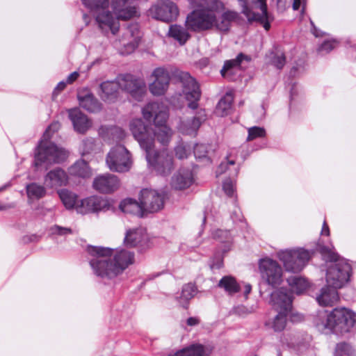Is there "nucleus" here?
Listing matches in <instances>:
<instances>
[{
  "label": "nucleus",
  "instance_id": "obj_27",
  "mask_svg": "<svg viewBox=\"0 0 356 356\" xmlns=\"http://www.w3.org/2000/svg\"><path fill=\"white\" fill-rule=\"evenodd\" d=\"M193 183L192 171L190 169H179L172 177L171 185L175 190H184Z\"/></svg>",
  "mask_w": 356,
  "mask_h": 356
},
{
  "label": "nucleus",
  "instance_id": "obj_21",
  "mask_svg": "<svg viewBox=\"0 0 356 356\" xmlns=\"http://www.w3.org/2000/svg\"><path fill=\"white\" fill-rule=\"evenodd\" d=\"M111 7L118 19H130L137 13L130 0H111Z\"/></svg>",
  "mask_w": 356,
  "mask_h": 356
},
{
  "label": "nucleus",
  "instance_id": "obj_42",
  "mask_svg": "<svg viewBox=\"0 0 356 356\" xmlns=\"http://www.w3.org/2000/svg\"><path fill=\"white\" fill-rule=\"evenodd\" d=\"M150 133L154 134V141L156 139L163 145H167L170 140L171 129L167 126L152 129Z\"/></svg>",
  "mask_w": 356,
  "mask_h": 356
},
{
  "label": "nucleus",
  "instance_id": "obj_36",
  "mask_svg": "<svg viewBox=\"0 0 356 356\" xmlns=\"http://www.w3.org/2000/svg\"><path fill=\"white\" fill-rule=\"evenodd\" d=\"M207 119V114L205 109H200L197 111L195 115L191 120L186 122L185 125L187 127L186 133L191 134L196 132L201 126L202 123L204 122Z\"/></svg>",
  "mask_w": 356,
  "mask_h": 356
},
{
  "label": "nucleus",
  "instance_id": "obj_50",
  "mask_svg": "<svg viewBox=\"0 0 356 356\" xmlns=\"http://www.w3.org/2000/svg\"><path fill=\"white\" fill-rule=\"evenodd\" d=\"M248 135L247 137L248 141H251L257 138H264L266 136V132L264 128L254 126L250 127L248 130Z\"/></svg>",
  "mask_w": 356,
  "mask_h": 356
},
{
  "label": "nucleus",
  "instance_id": "obj_32",
  "mask_svg": "<svg viewBox=\"0 0 356 356\" xmlns=\"http://www.w3.org/2000/svg\"><path fill=\"white\" fill-rule=\"evenodd\" d=\"M119 209L126 213H129L136 216H142L143 208L141 201L137 202L132 198H126L122 200L119 205Z\"/></svg>",
  "mask_w": 356,
  "mask_h": 356
},
{
  "label": "nucleus",
  "instance_id": "obj_57",
  "mask_svg": "<svg viewBox=\"0 0 356 356\" xmlns=\"http://www.w3.org/2000/svg\"><path fill=\"white\" fill-rule=\"evenodd\" d=\"M175 156L179 159H184L188 157V152L184 145H177L175 149Z\"/></svg>",
  "mask_w": 356,
  "mask_h": 356
},
{
  "label": "nucleus",
  "instance_id": "obj_24",
  "mask_svg": "<svg viewBox=\"0 0 356 356\" xmlns=\"http://www.w3.org/2000/svg\"><path fill=\"white\" fill-rule=\"evenodd\" d=\"M68 115L74 129L77 133L83 134L90 128L91 122L88 116L82 113L79 108H74L70 109Z\"/></svg>",
  "mask_w": 356,
  "mask_h": 356
},
{
  "label": "nucleus",
  "instance_id": "obj_35",
  "mask_svg": "<svg viewBox=\"0 0 356 356\" xmlns=\"http://www.w3.org/2000/svg\"><path fill=\"white\" fill-rule=\"evenodd\" d=\"M58 194L62 203L67 209H76V204L80 200H79L78 195L75 193L68 189L63 188L58 191Z\"/></svg>",
  "mask_w": 356,
  "mask_h": 356
},
{
  "label": "nucleus",
  "instance_id": "obj_55",
  "mask_svg": "<svg viewBox=\"0 0 356 356\" xmlns=\"http://www.w3.org/2000/svg\"><path fill=\"white\" fill-rule=\"evenodd\" d=\"M50 230L53 234H57L59 236H65L72 234V229L69 227H61L58 225H54L50 228Z\"/></svg>",
  "mask_w": 356,
  "mask_h": 356
},
{
  "label": "nucleus",
  "instance_id": "obj_10",
  "mask_svg": "<svg viewBox=\"0 0 356 356\" xmlns=\"http://www.w3.org/2000/svg\"><path fill=\"white\" fill-rule=\"evenodd\" d=\"M145 152V158L147 163L152 165L156 172L161 176H167L173 170V156L172 154L162 151L156 152L154 147H150Z\"/></svg>",
  "mask_w": 356,
  "mask_h": 356
},
{
  "label": "nucleus",
  "instance_id": "obj_58",
  "mask_svg": "<svg viewBox=\"0 0 356 356\" xmlns=\"http://www.w3.org/2000/svg\"><path fill=\"white\" fill-rule=\"evenodd\" d=\"M113 136H116L118 140H121L125 138L126 133L122 128L116 127L113 130Z\"/></svg>",
  "mask_w": 356,
  "mask_h": 356
},
{
  "label": "nucleus",
  "instance_id": "obj_43",
  "mask_svg": "<svg viewBox=\"0 0 356 356\" xmlns=\"http://www.w3.org/2000/svg\"><path fill=\"white\" fill-rule=\"evenodd\" d=\"M234 97L232 94L227 92L218 102L216 111L222 116L227 115L232 110Z\"/></svg>",
  "mask_w": 356,
  "mask_h": 356
},
{
  "label": "nucleus",
  "instance_id": "obj_48",
  "mask_svg": "<svg viewBox=\"0 0 356 356\" xmlns=\"http://www.w3.org/2000/svg\"><path fill=\"white\" fill-rule=\"evenodd\" d=\"M208 149H209V147L207 145H205L203 143H200V144L197 143L194 146V149H193L194 155H195V157L196 158V159L200 160V161L205 160L208 163H211V160L208 156V154H209Z\"/></svg>",
  "mask_w": 356,
  "mask_h": 356
},
{
  "label": "nucleus",
  "instance_id": "obj_14",
  "mask_svg": "<svg viewBox=\"0 0 356 356\" xmlns=\"http://www.w3.org/2000/svg\"><path fill=\"white\" fill-rule=\"evenodd\" d=\"M242 7L241 13L249 22L262 21L268 15L266 0H238Z\"/></svg>",
  "mask_w": 356,
  "mask_h": 356
},
{
  "label": "nucleus",
  "instance_id": "obj_8",
  "mask_svg": "<svg viewBox=\"0 0 356 356\" xmlns=\"http://www.w3.org/2000/svg\"><path fill=\"white\" fill-rule=\"evenodd\" d=\"M356 316L350 309L335 308L327 316L325 327L334 332H349L356 321Z\"/></svg>",
  "mask_w": 356,
  "mask_h": 356
},
{
  "label": "nucleus",
  "instance_id": "obj_13",
  "mask_svg": "<svg viewBox=\"0 0 356 356\" xmlns=\"http://www.w3.org/2000/svg\"><path fill=\"white\" fill-rule=\"evenodd\" d=\"M120 89L129 93L137 101H141L146 92L144 81L131 74H122L118 77Z\"/></svg>",
  "mask_w": 356,
  "mask_h": 356
},
{
  "label": "nucleus",
  "instance_id": "obj_15",
  "mask_svg": "<svg viewBox=\"0 0 356 356\" xmlns=\"http://www.w3.org/2000/svg\"><path fill=\"white\" fill-rule=\"evenodd\" d=\"M152 129L145 125L141 119H134L130 123V130L134 138L145 151L154 147V134L150 133Z\"/></svg>",
  "mask_w": 356,
  "mask_h": 356
},
{
  "label": "nucleus",
  "instance_id": "obj_61",
  "mask_svg": "<svg viewBox=\"0 0 356 356\" xmlns=\"http://www.w3.org/2000/svg\"><path fill=\"white\" fill-rule=\"evenodd\" d=\"M200 323V319L197 317H189L186 320V324L189 326H195Z\"/></svg>",
  "mask_w": 356,
  "mask_h": 356
},
{
  "label": "nucleus",
  "instance_id": "obj_28",
  "mask_svg": "<svg viewBox=\"0 0 356 356\" xmlns=\"http://www.w3.org/2000/svg\"><path fill=\"white\" fill-rule=\"evenodd\" d=\"M238 17V13L231 10L224 11L219 17H218V14H216V22L213 28L219 31L227 33L230 29L232 23L236 21Z\"/></svg>",
  "mask_w": 356,
  "mask_h": 356
},
{
  "label": "nucleus",
  "instance_id": "obj_38",
  "mask_svg": "<svg viewBox=\"0 0 356 356\" xmlns=\"http://www.w3.org/2000/svg\"><path fill=\"white\" fill-rule=\"evenodd\" d=\"M205 352L204 346L200 343L191 344L175 354H169L168 356H203Z\"/></svg>",
  "mask_w": 356,
  "mask_h": 356
},
{
  "label": "nucleus",
  "instance_id": "obj_30",
  "mask_svg": "<svg viewBox=\"0 0 356 356\" xmlns=\"http://www.w3.org/2000/svg\"><path fill=\"white\" fill-rule=\"evenodd\" d=\"M338 288H333L328 284L323 287L320 294L317 296L318 303L324 307L332 306L334 303L339 300V295L337 291Z\"/></svg>",
  "mask_w": 356,
  "mask_h": 356
},
{
  "label": "nucleus",
  "instance_id": "obj_33",
  "mask_svg": "<svg viewBox=\"0 0 356 356\" xmlns=\"http://www.w3.org/2000/svg\"><path fill=\"white\" fill-rule=\"evenodd\" d=\"M239 168V165L236 163L235 160L232 159L230 155H227L225 160L222 161L218 165L217 173L223 174L228 172L229 177H234L238 175Z\"/></svg>",
  "mask_w": 356,
  "mask_h": 356
},
{
  "label": "nucleus",
  "instance_id": "obj_26",
  "mask_svg": "<svg viewBox=\"0 0 356 356\" xmlns=\"http://www.w3.org/2000/svg\"><path fill=\"white\" fill-rule=\"evenodd\" d=\"M102 11L95 17L99 27L102 31H111L113 35H115L120 29L118 19H115L113 14L108 9Z\"/></svg>",
  "mask_w": 356,
  "mask_h": 356
},
{
  "label": "nucleus",
  "instance_id": "obj_3",
  "mask_svg": "<svg viewBox=\"0 0 356 356\" xmlns=\"http://www.w3.org/2000/svg\"><path fill=\"white\" fill-rule=\"evenodd\" d=\"M225 8L220 0H203L193 11L188 14L185 25L191 31L200 33L213 29L216 14Z\"/></svg>",
  "mask_w": 356,
  "mask_h": 356
},
{
  "label": "nucleus",
  "instance_id": "obj_47",
  "mask_svg": "<svg viewBox=\"0 0 356 356\" xmlns=\"http://www.w3.org/2000/svg\"><path fill=\"white\" fill-rule=\"evenodd\" d=\"M86 250L89 254L98 259H103L100 257H110L113 253V249L101 246L88 245Z\"/></svg>",
  "mask_w": 356,
  "mask_h": 356
},
{
  "label": "nucleus",
  "instance_id": "obj_12",
  "mask_svg": "<svg viewBox=\"0 0 356 356\" xmlns=\"http://www.w3.org/2000/svg\"><path fill=\"white\" fill-rule=\"evenodd\" d=\"M179 8L176 3L170 0L162 1L152 5L147 10L148 16L165 22H170L179 15Z\"/></svg>",
  "mask_w": 356,
  "mask_h": 356
},
{
  "label": "nucleus",
  "instance_id": "obj_49",
  "mask_svg": "<svg viewBox=\"0 0 356 356\" xmlns=\"http://www.w3.org/2000/svg\"><path fill=\"white\" fill-rule=\"evenodd\" d=\"M97 144L95 138L89 137L82 141V154L86 155L96 153Z\"/></svg>",
  "mask_w": 356,
  "mask_h": 356
},
{
  "label": "nucleus",
  "instance_id": "obj_64",
  "mask_svg": "<svg viewBox=\"0 0 356 356\" xmlns=\"http://www.w3.org/2000/svg\"><path fill=\"white\" fill-rule=\"evenodd\" d=\"M268 15L265 17V18L262 21H257L258 22L263 24L265 30L268 31L270 28V22L268 21Z\"/></svg>",
  "mask_w": 356,
  "mask_h": 356
},
{
  "label": "nucleus",
  "instance_id": "obj_6",
  "mask_svg": "<svg viewBox=\"0 0 356 356\" xmlns=\"http://www.w3.org/2000/svg\"><path fill=\"white\" fill-rule=\"evenodd\" d=\"M106 163L111 171L124 173L131 170L133 160L130 152L124 145H116L108 152Z\"/></svg>",
  "mask_w": 356,
  "mask_h": 356
},
{
  "label": "nucleus",
  "instance_id": "obj_4",
  "mask_svg": "<svg viewBox=\"0 0 356 356\" xmlns=\"http://www.w3.org/2000/svg\"><path fill=\"white\" fill-rule=\"evenodd\" d=\"M134 261V252L122 249L115 253L113 260L92 259L90 265L96 275L112 279L122 273Z\"/></svg>",
  "mask_w": 356,
  "mask_h": 356
},
{
  "label": "nucleus",
  "instance_id": "obj_23",
  "mask_svg": "<svg viewBox=\"0 0 356 356\" xmlns=\"http://www.w3.org/2000/svg\"><path fill=\"white\" fill-rule=\"evenodd\" d=\"M79 105L89 113H98L102 104L88 88H83L77 95Z\"/></svg>",
  "mask_w": 356,
  "mask_h": 356
},
{
  "label": "nucleus",
  "instance_id": "obj_9",
  "mask_svg": "<svg viewBox=\"0 0 356 356\" xmlns=\"http://www.w3.org/2000/svg\"><path fill=\"white\" fill-rule=\"evenodd\" d=\"M277 254L285 270L293 273H300L310 259L309 252L303 248L282 250Z\"/></svg>",
  "mask_w": 356,
  "mask_h": 356
},
{
  "label": "nucleus",
  "instance_id": "obj_53",
  "mask_svg": "<svg viewBox=\"0 0 356 356\" xmlns=\"http://www.w3.org/2000/svg\"><path fill=\"white\" fill-rule=\"evenodd\" d=\"M271 63L277 69L282 70L286 64V56L284 54H275L271 59Z\"/></svg>",
  "mask_w": 356,
  "mask_h": 356
},
{
  "label": "nucleus",
  "instance_id": "obj_46",
  "mask_svg": "<svg viewBox=\"0 0 356 356\" xmlns=\"http://www.w3.org/2000/svg\"><path fill=\"white\" fill-rule=\"evenodd\" d=\"M26 191L29 198H42L46 195V189L44 186L36 183H31L26 185Z\"/></svg>",
  "mask_w": 356,
  "mask_h": 356
},
{
  "label": "nucleus",
  "instance_id": "obj_29",
  "mask_svg": "<svg viewBox=\"0 0 356 356\" xmlns=\"http://www.w3.org/2000/svg\"><path fill=\"white\" fill-rule=\"evenodd\" d=\"M124 37L129 41L124 44L127 54L133 52L139 45L141 40V35L138 24H131L127 28V32Z\"/></svg>",
  "mask_w": 356,
  "mask_h": 356
},
{
  "label": "nucleus",
  "instance_id": "obj_62",
  "mask_svg": "<svg viewBox=\"0 0 356 356\" xmlns=\"http://www.w3.org/2000/svg\"><path fill=\"white\" fill-rule=\"evenodd\" d=\"M59 127V124L58 122L53 123L48 127L46 131L44 133L43 137L46 138L47 137H49V133L52 129H57Z\"/></svg>",
  "mask_w": 356,
  "mask_h": 356
},
{
  "label": "nucleus",
  "instance_id": "obj_45",
  "mask_svg": "<svg viewBox=\"0 0 356 356\" xmlns=\"http://www.w3.org/2000/svg\"><path fill=\"white\" fill-rule=\"evenodd\" d=\"M81 3L90 12L106 10L109 6V0H81Z\"/></svg>",
  "mask_w": 356,
  "mask_h": 356
},
{
  "label": "nucleus",
  "instance_id": "obj_51",
  "mask_svg": "<svg viewBox=\"0 0 356 356\" xmlns=\"http://www.w3.org/2000/svg\"><path fill=\"white\" fill-rule=\"evenodd\" d=\"M351 348L350 346L343 342L337 344L334 356H350Z\"/></svg>",
  "mask_w": 356,
  "mask_h": 356
},
{
  "label": "nucleus",
  "instance_id": "obj_40",
  "mask_svg": "<svg viewBox=\"0 0 356 356\" xmlns=\"http://www.w3.org/2000/svg\"><path fill=\"white\" fill-rule=\"evenodd\" d=\"M218 286L224 289V290L230 295L239 292L241 289L236 279L232 276L222 277L219 281Z\"/></svg>",
  "mask_w": 356,
  "mask_h": 356
},
{
  "label": "nucleus",
  "instance_id": "obj_34",
  "mask_svg": "<svg viewBox=\"0 0 356 356\" xmlns=\"http://www.w3.org/2000/svg\"><path fill=\"white\" fill-rule=\"evenodd\" d=\"M197 288L195 284L188 283L182 286L181 293L178 298L179 305L184 309H187L190 300L195 296Z\"/></svg>",
  "mask_w": 356,
  "mask_h": 356
},
{
  "label": "nucleus",
  "instance_id": "obj_52",
  "mask_svg": "<svg viewBox=\"0 0 356 356\" xmlns=\"http://www.w3.org/2000/svg\"><path fill=\"white\" fill-rule=\"evenodd\" d=\"M338 44L337 41L335 40H325L318 48V51L319 53H330L332 49H334Z\"/></svg>",
  "mask_w": 356,
  "mask_h": 356
},
{
  "label": "nucleus",
  "instance_id": "obj_44",
  "mask_svg": "<svg viewBox=\"0 0 356 356\" xmlns=\"http://www.w3.org/2000/svg\"><path fill=\"white\" fill-rule=\"evenodd\" d=\"M287 282L298 295L303 293L309 287L308 281L305 278L298 276L289 277L287 279Z\"/></svg>",
  "mask_w": 356,
  "mask_h": 356
},
{
  "label": "nucleus",
  "instance_id": "obj_19",
  "mask_svg": "<svg viewBox=\"0 0 356 356\" xmlns=\"http://www.w3.org/2000/svg\"><path fill=\"white\" fill-rule=\"evenodd\" d=\"M144 119L148 122H153L156 127L166 126L165 123L168 118V113L160 109L157 102H149L142 109Z\"/></svg>",
  "mask_w": 356,
  "mask_h": 356
},
{
  "label": "nucleus",
  "instance_id": "obj_41",
  "mask_svg": "<svg viewBox=\"0 0 356 356\" xmlns=\"http://www.w3.org/2000/svg\"><path fill=\"white\" fill-rule=\"evenodd\" d=\"M143 238V236L140 229H129L125 234L124 244L127 248H134L142 241Z\"/></svg>",
  "mask_w": 356,
  "mask_h": 356
},
{
  "label": "nucleus",
  "instance_id": "obj_25",
  "mask_svg": "<svg viewBox=\"0 0 356 356\" xmlns=\"http://www.w3.org/2000/svg\"><path fill=\"white\" fill-rule=\"evenodd\" d=\"M44 184L50 188L66 186L68 183V175L61 168H56L49 170L44 176Z\"/></svg>",
  "mask_w": 356,
  "mask_h": 356
},
{
  "label": "nucleus",
  "instance_id": "obj_37",
  "mask_svg": "<svg viewBox=\"0 0 356 356\" xmlns=\"http://www.w3.org/2000/svg\"><path fill=\"white\" fill-rule=\"evenodd\" d=\"M213 238L222 244L220 249L223 253L231 249L233 238L229 230L218 229L213 233Z\"/></svg>",
  "mask_w": 356,
  "mask_h": 356
},
{
  "label": "nucleus",
  "instance_id": "obj_2",
  "mask_svg": "<svg viewBox=\"0 0 356 356\" xmlns=\"http://www.w3.org/2000/svg\"><path fill=\"white\" fill-rule=\"evenodd\" d=\"M316 250L326 262H332L326 272L327 283L333 288H342L350 280L351 266L346 259L341 258L332 244L325 245L321 239L316 243Z\"/></svg>",
  "mask_w": 356,
  "mask_h": 356
},
{
  "label": "nucleus",
  "instance_id": "obj_54",
  "mask_svg": "<svg viewBox=\"0 0 356 356\" xmlns=\"http://www.w3.org/2000/svg\"><path fill=\"white\" fill-rule=\"evenodd\" d=\"M209 266L211 270H218L223 266V257L220 254H215L209 260Z\"/></svg>",
  "mask_w": 356,
  "mask_h": 356
},
{
  "label": "nucleus",
  "instance_id": "obj_18",
  "mask_svg": "<svg viewBox=\"0 0 356 356\" xmlns=\"http://www.w3.org/2000/svg\"><path fill=\"white\" fill-rule=\"evenodd\" d=\"M120 180L118 176L105 173L96 176L92 181L93 188L102 194H111L120 186Z\"/></svg>",
  "mask_w": 356,
  "mask_h": 356
},
{
  "label": "nucleus",
  "instance_id": "obj_5",
  "mask_svg": "<svg viewBox=\"0 0 356 356\" xmlns=\"http://www.w3.org/2000/svg\"><path fill=\"white\" fill-rule=\"evenodd\" d=\"M270 302L277 314L273 320L266 321L265 326L276 332H280L286 327L287 316L292 308L293 293L282 287L270 293Z\"/></svg>",
  "mask_w": 356,
  "mask_h": 356
},
{
  "label": "nucleus",
  "instance_id": "obj_22",
  "mask_svg": "<svg viewBox=\"0 0 356 356\" xmlns=\"http://www.w3.org/2000/svg\"><path fill=\"white\" fill-rule=\"evenodd\" d=\"M251 60L250 56L246 55L242 52L239 53L235 58L225 61L223 67L220 70L221 76L228 81H232L233 76L236 74V71L241 69V65L243 61L245 60L249 63Z\"/></svg>",
  "mask_w": 356,
  "mask_h": 356
},
{
  "label": "nucleus",
  "instance_id": "obj_16",
  "mask_svg": "<svg viewBox=\"0 0 356 356\" xmlns=\"http://www.w3.org/2000/svg\"><path fill=\"white\" fill-rule=\"evenodd\" d=\"M139 200L141 201L143 211L155 213L163 208L165 195L153 189L143 188L140 191Z\"/></svg>",
  "mask_w": 356,
  "mask_h": 356
},
{
  "label": "nucleus",
  "instance_id": "obj_20",
  "mask_svg": "<svg viewBox=\"0 0 356 356\" xmlns=\"http://www.w3.org/2000/svg\"><path fill=\"white\" fill-rule=\"evenodd\" d=\"M99 95L106 103H115L120 97V86L118 77L114 81H103L99 85Z\"/></svg>",
  "mask_w": 356,
  "mask_h": 356
},
{
  "label": "nucleus",
  "instance_id": "obj_31",
  "mask_svg": "<svg viewBox=\"0 0 356 356\" xmlns=\"http://www.w3.org/2000/svg\"><path fill=\"white\" fill-rule=\"evenodd\" d=\"M188 29L179 24H172L170 26L168 36L173 38L182 46L184 45L191 38V34Z\"/></svg>",
  "mask_w": 356,
  "mask_h": 356
},
{
  "label": "nucleus",
  "instance_id": "obj_17",
  "mask_svg": "<svg viewBox=\"0 0 356 356\" xmlns=\"http://www.w3.org/2000/svg\"><path fill=\"white\" fill-rule=\"evenodd\" d=\"M111 204L107 199L97 195H92L80 200L76 204V211L81 214L97 213L100 211L108 210Z\"/></svg>",
  "mask_w": 356,
  "mask_h": 356
},
{
  "label": "nucleus",
  "instance_id": "obj_56",
  "mask_svg": "<svg viewBox=\"0 0 356 356\" xmlns=\"http://www.w3.org/2000/svg\"><path fill=\"white\" fill-rule=\"evenodd\" d=\"M222 189L225 193L229 197H233L235 192V188L230 179H227L223 182Z\"/></svg>",
  "mask_w": 356,
  "mask_h": 356
},
{
  "label": "nucleus",
  "instance_id": "obj_39",
  "mask_svg": "<svg viewBox=\"0 0 356 356\" xmlns=\"http://www.w3.org/2000/svg\"><path fill=\"white\" fill-rule=\"evenodd\" d=\"M70 172L73 176L82 178L89 177L91 175L88 163L83 159L75 162L70 168Z\"/></svg>",
  "mask_w": 356,
  "mask_h": 356
},
{
  "label": "nucleus",
  "instance_id": "obj_60",
  "mask_svg": "<svg viewBox=\"0 0 356 356\" xmlns=\"http://www.w3.org/2000/svg\"><path fill=\"white\" fill-rule=\"evenodd\" d=\"M79 76V72H73L72 73L70 74L67 77L66 83H72L74 81H75Z\"/></svg>",
  "mask_w": 356,
  "mask_h": 356
},
{
  "label": "nucleus",
  "instance_id": "obj_7",
  "mask_svg": "<svg viewBox=\"0 0 356 356\" xmlns=\"http://www.w3.org/2000/svg\"><path fill=\"white\" fill-rule=\"evenodd\" d=\"M68 153L53 143H44L38 146L35 154L34 165L36 167L46 165L60 164L65 161Z\"/></svg>",
  "mask_w": 356,
  "mask_h": 356
},
{
  "label": "nucleus",
  "instance_id": "obj_63",
  "mask_svg": "<svg viewBox=\"0 0 356 356\" xmlns=\"http://www.w3.org/2000/svg\"><path fill=\"white\" fill-rule=\"evenodd\" d=\"M66 85H67V83L66 81H60L56 87L55 88L54 90V95L56 92V91H58V92H60L62 90H63L65 87H66Z\"/></svg>",
  "mask_w": 356,
  "mask_h": 356
},
{
  "label": "nucleus",
  "instance_id": "obj_11",
  "mask_svg": "<svg viewBox=\"0 0 356 356\" xmlns=\"http://www.w3.org/2000/svg\"><path fill=\"white\" fill-rule=\"evenodd\" d=\"M261 278L273 288H276L282 281V270L280 264L270 258L261 259L259 263Z\"/></svg>",
  "mask_w": 356,
  "mask_h": 356
},
{
  "label": "nucleus",
  "instance_id": "obj_59",
  "mask_svg": "<svg viewBox=\"0 0 356 356\" xmlns=\"http://www.w3.org/2000/svg\"><path fill=\"white\" fill-rule=\"evenodd\" d=\"M38 240L39 237L36 234L24 236L22 238V241L24 243H29L31 242L38 241Z\"/></svg>",
  "mask_w": 356,
  "mask_h": 356
},
{
  "label": "nucleus",
  "instance_id": "obj_1",
  "mask_svg": "<svg viewBox=\"0 0 356 356\" xmlns=\"http://www.w3.org/2000/svg\"><path fill=\"white\" fill-rule=\"evenodd\" d=\"M154 81L149 84V90L155 96L165 94L168 88L171 79L181 83L183 92L188 102V106L191 109H197L198 101L201 97L200 85L196 79L187 72L181 71L176 67H172L168 71L164 67H157L152 72Z\"/></svg>",
  "mask_w": 356,
  "mask_h": 356
}]
</instances>
